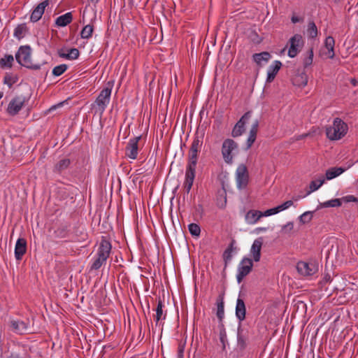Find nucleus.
<instances>
[{
    "instance_id": "f257e3e1",
    "label": "nucleus",
    "mask_w": 358,
    "mask_h": 358,
    "mask_svg": "<svg viewBox=\"0 0 358 358\" xmlns=\"http://www.w3.org/2000/svg\"><path fill=\"white\" fill-rule=\"evenodd\" d=\"M112 245L106 236H102L97 249L96 258L91 266L92 270H98L106 263L111 252Z\"/></svg>"
},
{
    "instance_id": "f03ea898",
    "label": "nucleus",
    "mask_w": 358,
    "mask_h": 358,
    "mask_svg": "<svg viewBox=\"0 0 358 358\" xmlns=\"http://www.w3.org/2000/svg\"><path fill=\"white\" fill-rule=\"evenodd\" d=\"M31 56V47L29 45H22L19 48L15 54V59L21 66L33 70H39L41 69V64H33Z\"/></svg>"
},
{
    "instance_id": "7ed1b4c3",
    "label": "nucleus",
    "mask_w": 358,
    "mask_h": 358,
    "mask_svg": "<svg viewBox=\"0 0 358 358\" xmlns=\"http://www.w3.org/2000/svg\"><path fill=\"white\" fill-rule=\"evenodd\" d=\"M348 130V124L341 119L336 117L333 122V125L326 129V134L329 139L336 141L345 136Z\"/></svg>"
},
{
    "instance_id": "20e7f679",
    "label": "nucleus",
    "mask_w": 358,
    "mask_h": 358,
    "mask_svg": "<svg viewBox=\"0 0 358 358\" xmlns=\"http://www.w3.org/2000/svg\"><path fill=\"white\" fill-rule=\"evenodd\" d=\"M112 92L111 87H105L99 93L94 103L92 105V107L96 106L100 113L102 114L107 106L108 105Z\"/></svg>"
},
{
    "instance_id": "39448f33",
    "label": "nucleus",
    "mask_w": 358,
    "mask_h": 358,
    "mask_svg": "<svg viewBox=\"0 0 358 358\" xmlns=\"http://www.w3.org/2000/svg\"><path fill=\"white\" fill-rule=\"evenodd\" d=\"M203 134H199L198 132L195 134L192 143L191 144L188 152V162H196L198 161V154L201 150L203 145Z\"/></svg>"
},
{
    "instance_id": "423d86ee",
    "label": "nucleus",
    "mask_w": 358,
    "mask_h": 358,
    "mask_svg": "<svg viewBox=\"0 0 358 358\" xmlns=\"http://www.w3.org/2000/svg\"><path fill=\"white\" fill-rule=\"evenodd\" d=\"M238 148V143L233 139L227 138L223 141L222 145V155L224 162L231 164L233 162L234 156L232 152Z\"/></svg>"
},
{
    "instance_id": "0eeeda50",
    "label": "nucleus",
    "mask_w": 358,
    "mask_h": 358,
    "mask_svg": "<svg viewBox=\"0 0 358 358\" xmlns=\"http://www.w3.org/2000/svg\"><path fill=\"white\" fill-rule=\"evenodd\" d=\"M236 180L238 189H245L249 182V173L247 166L241 164L236 171Z\"/></svg>"
},
{
    "instance_id": "6e6552de",
    "label": "nucleus",
    "mask_w": 358,
    "mask_h": 358,
    "mask_svg": "<svg viewBox=\"0 0 358 358\" xmlns=\"http://www.w3.org/2000/svg\"><path fill=\"white\" fill-rule=\"evenodd\" d=\"M289 48L288 50V56L291 58L295 57L302 49L304 45V41L301 34H296L289 40Z\"/></svg>"
},
{
    "instance_id": "1a4fd4ad",
    "label": "nucleus",
    "mask_w": 358,
    "mask_h": 358,
    "mask_svg": "<svg viewBox=\"0 0 358 358\" xmlns=\"http://www.w3.org/2000/svg\"><path fill=\"white\" fill-rule=\"evenodd\" d=\"M252 266L253 263L252 259L248 257L243 258L238 266L237 270L236 279L238 283H241L243 278L250 273Z\"/></svg>"
},
{
    "instance_id": "9d476101",
    "label": "nucleus",
    "mask_w": 358,
    "mask_h": 358,
    "mask_svg": "<svg viewBox=\"0 0 358 358\" xmlns=\"http://www.w3.org/2000/svg\"><path fill=\"white\" fill-rule=\"evenodd\" d=\"M196 164L197 163L196 162H187L185 171V180L183 185L184 189H185L187 194L190 192L192 187L193 185V182L196 176Z\"/></svg>"
},
{
    "instance_id": "9b49d317",
    "label": "nucleus",
    "mask_w": 358,
    "mask_h": 358,
    "mask_svg": "<svg viewBox=\"0 0 358 358\" xmlns=\"http://www.w3.org/2000/svg\"><path fill=\"white\" fill-rule=\"evenodd\" d=\"M28 101V99L24 96H17L13 98L9 103L7 112L10 115H17L22 109V106Z\"/></svg>"
},
{
    "instance_id": "f8f14e48",
    "label": "nucleus",
    "mask_w": 358,
    "mask_h": 358,
    "mask_svg": "<svg viewBox=\"0 0 358 358\" xmlns=\"http://www.w3.org/2000/svg\"><path fill=\"white\" fill-rule=\"evenodd\" d=\"M251 117L252 112L248 111L241 117L232 129L231 136L233 137H238L245 132V124L248 122Z\"/></svg>"
},
{
    "instance_id": "ddd939ff",
    "label": "nucleus",
    "mask_w": 358,
    "mask_h": 358,
    "mask_svg": "<svg viewBox=\"0 0 358 358\" xmlns=\"http://www.w3.org/2000/svg\"><path fill=\"white\" fill-rule=\"evenodd\" d=\"M141 136L130 138L125 147V155L131 159H137L138 154V142Z\"/></svg>"
},
{
    "instance_id": "4468645a",
    "label": "nucleus",
    "mask_w": 358,
    "mask_h": 358,
    "mask_svg": "<svg viewBox=\"0 0 358 358\" xmlns=\"http://www.w3.org/2000/svg\"><path fill=\"white\" fill-rule=\"evenodd\" d=\"M57 54L59 57L66 59L68 60H74L78 58L80 55L79 50L76 48H62L58 50Z\"/></svg>"
},
{
    "instance_id": "2eb2a0df",
    "label": "nucleus",
    "mask_w": 358,
    "mask_h": 358,
    "mask_svg": "<svg viewBox=\"0 0 358 358\" xmlns=\"http://www.w3.org/2000/svg\"><path fill=\"white\" fill-rule=\"evenodd\" d=\"M263 238L259 237L255 239L250 249V254L253 260L256 262H259L261 258V250L263 245Z\"/></svg>"
},
{
    "instance_id": "dca6fc26",
    "label": "nucleus",
    "mask_w": 358,
    "mask_h": 358,
    "mask_svg": "<svg viewBox=\"0 0 358 358\" xmlns=\"http://www.w3.org/2000/svg\"><path fill=\"white\" fill-rule=\"evenodd\" d=\"M296 269L298 272L303 275H312L315 273V267L313 264H309L305 262H299L297 263Z\"/></svg>"
},
{
    "instance_id": "f3484780",
    "label": "nucleus",
    "mask_w": 358,
    "mask_h": 358,
    "mask_svg": "<svg viewBox=\"0 0 358 358\" xmlns=\"http://www.w3.org/2000/svg\"><path fill=\"white\" fill-rule=\"evenodd\" d=\"M50 4L49 0H45L38 4L31 13L30 20L32 22L38 21L44 13L45 8Z\"/></svg>"
},
{
    "instance_id": "a211bd4d",
    "label": "nucleus",
    "mask_w": 358,
    "mask_h": 358,
    "mask_svg": "<svg viewBox=\"0 0 358 358\" xmlns=\"http://www.w3.org/2000/svg\"><path fill=\"white\" fill-rule=\"evenodd\" d=\"M27 251V241L24 238H18L15 248V257L17 260H21Z\"/></svg>"
},
{
    "instance_id": "6ab92c4d",
    "label": "nucleus",
    "mask_w": 358,
    "mask_h": 358,
    "mask_svg": "<svg viewBox=\"0 0 358 358\" xmlns=\"http://www.w3.org/2000/svg\"><path fill=\"white\" fill-rule=\"evenodd\" d=\"M10 327L15 333L19 334H24L29 330L28 324L22 320H12Z\"/></svg>"
},
{
    "instance_id": "aec40b11",
    "label": "nucleus",
    "mask_w": 358,
    "mask_h": 358,
    "mask_svg": "<svg viewBox=\"0 0 358 358\" xmlns=\"http://www.w3.org/2000/svg\"><path fill=\"white\" fill-rule=\"evenodd\" d=\"M281 66V62L276 60L268 67L266 78L267 83H271L274 80Z\"/></svg>"
},
{
    "instance_id": "412c9836",
    "label": "nucleus",
    "mask_w": 358,
    "mask_h": 358,
    "mask_svg": "<svg viewBox=\"0 0 358 358\" xmlns=\"http://www.w3.org/2000/svg\"><path fill=\"white\" fill-rule=\"evenodd\" d=\"M246 307L243 299L238 297L236 305V316L240 322L245 319Z\"/></svg>"
},
{
    "instance_id": "4be33fe9",
    "label": "nucleus",
    "mask_w": 358,
    "mask_h": 358,
    "mask_svg": "<svg viewBox=\"0 0 358 358\" xmlns=\"http://www.w3.org/2000/svg\"><path fill=\"white\" fill-rule=\"evenodd\" d=\"M164 308V304L162 300L159 298L157 301V307L155 309L156 314L155 315V320L156 326L160 323L162 320H164L166 317V313H164L163 308Z\"/></svg>"
},
{
    "instance_id": "5701e85b",
    "label": "nucleus",
    "mask_w": 358,
    "mask_h": 358,
    "mask_svg": "<svg viewBox=\"0 0 358 358\" xmlns=\"http://www.w3.org/2000/svg\"><path fill=\"white\" fill-rule=\"evenodd\" d=\"M258 127H259V120H256L253 122V124L251 127V129L250 130V132H249V136H248V138L247 142H246V145H247L246 148L247 149L250 148L252 147V144L256 141L257 134L258 132Z\"/></svg>"
},
{
    "instance_id": "b1692460",
    "label": "nucleus",
    "mask_w": 358,
    "mask_h": 358,
    "mask_svg": "<svg viewBox=\"0 0 358 358\" xmlns=\"http://www.w3.org/2000/svg\"><path fill=\"white\" fill-rule=\"evenodd\" d=\"M263 214L259 210H250L245 215V219L248 224H255L262 217Z\"/></svg>"
},
{
    "instance_id": "393cba45",
    "label": "nucleus",
    "mask_w": 358,
    "mask_h": 358,
    "mask_svg": "<svg viewBox=\"0 0 358 358\" xmlns=\"http://www.w3.org/2000/svg\"><path fill=\"white\" fill-rule=\"evenodd\" d=\"M71 164V160L69 158H63L58 161L54 166L53 172L60 174L66 171Z\"/></svg>"
},
{
    "instance_id": "a878e982",
    "label": "nucleus",
    "mask_w": 358,
    "mask_h": 358,
    "mask_svg": "<svg viewBox=\"0 0 358 358\" xmlns=\"http://www.w3.org/2000/svg\"><path fill=\"white\" fill-rule=\"evenodd\" d=\"M308 80V78L306 73H298L292 78V83L295 86L303 87L307 85Z\"/></svg>"
},
{
    "instance_id": "bb28decb",
    "label": "nucleus",
    "mask_w": 358,
    "mask_h": 358,
    "mask_svg": "<svg viewBox=\"0 0 358 358\" xmlns=\"http://www.w3.org/2000/svg\"><path fill=\"white\" fill-rule=\"evenodd\" d=\"M224 296L220 294L216 299L217 306V317L219 320V322H222V320L224 317Z\"/></svg>"
},
{
    "instance_id": "cd10ccee",
    "label": "nucleus",
    "mask_w": 358,
    "mask_h": 358,
    "mask_svg": "<svg viewBox=\"0 0 358 358\" xmlns=\"http://www.w3.org/2000/svg\"><path fill=\"white\" fill-rule=\"evenodd\" d=\"M334 38L332 36L327 37L324 41V46L325 48L327 50V52H325V54L327 55L328 58L333 59L334 57Z\"/></svg>"
},
{
    "instance_id": "c85d7f7f",
    "label": "nucleus",
    "mask_w": 358,
    "mask_h": 358,
    "mask_svg": "<svg viewBox=\"0 0 358 358\" xmlns=\"http://www.w3.org/2000/svg\"><path fill=\"white\" fill-rule=\"evenodd\" d=\"M271 57V55L268 52L255 53L252 55L253 61L259 66L262 65V62H268Z\"/></svg>"
},
{
    "instance_id": "c756f323",
    "label": "nucleus",
    "mask_w": 358,
    "mask_h": 358,
    "mask_svg": "<svg viewBox=\"0 0 358 358\" xmlns=\"http://www.w3.org/2000/svg\"><path fill=\"white\" fill-rule=\"evenodd\" d=\"M73 20V15L71 12L66 13L59 16L55 21V24L58 27H65L70 24Z\"/></svg>"
},
{
    "instance_id": "7c9ffc66",
    "label": "nucleus",
    "mask_w": 358,
    "mask_h": 358,
    "mask_svg": "<svg viewBox=\"0 0 358 358\" xmlns=\"http://www.w3.org/2000/svg\"><path fill=\"white\" fill-rule=\"evenodd\" d=\"M345 171H346V169L342 168V167L331 168L326 171V174H325L326 178L327 180H331V179L340 176Z\"/></svg>"
},
{
    "instance_id": "2f4dec72",
    "label": "nucleus",
    "mask_w": 358,
    "mask_h": 358,
    "mask_svg": "<svg viewBox=\"0 0 358 358\" xmlns=\"http://www.w3.org/2000/svg\"><path fill=\"white\" fill-rule=\"evenodd\" d=\"M235 243V241L232 240L231 243L229 245L227 248L224 251L222 257L224 262V266L225 267L227 266V264L231 262L232 258V252L234 250V245Z\"/></svg>"
},
{
    "instance_id": "473e14b6",
    "label": "nucleus",
    "mask_w": 358,
    "mask_h": 358,
    "mask_svg": "<svg viewBox=\"0 0 358 358\" xmlns=\"http://www.w3.org/2000/svg\"><path fill=\"white\" fill-rule=\"evenodd\" d=\"M94 31V26L92 24L85 25L80 32V37L83 39H89L92 37Z\"/></svg>"
},
{
    "instance_id": "72a5a7b5",
    "label": "nucleus",
    "mask_w": 358,
    "mask_h": 358,
    "mask_svg": "<svg viewBox=\"0 0 358 358\" xmlns=\"http://www.w3.org/2000/svg\"><path fill=\"white\" fill-rule=\"evenodd\" d=\"M13 57L11 55H6L0 59V66L4 68H11L13 62Z\"/></svg>"
},
{
    "instance_id": "f704fd0d",
    "label": "nucleus",
    "mask_w": 358,
    "mask_h": 358,
    "mask_svg": "<svg viewBox=\"0 0 358 358\" xmlns=\"http://www.w3.org/2000/svg\"><path fill=\"white\" fill-rule=\"evenodd\" d=\"M317 28L315 23L313 21H310L308 22L307 34L309 38H315L317 36Z\"/></svg>"
},
{
    "instance_id": "c9c22d12",
    "label": "nucleus",
    "mask_w": 358,
    "mask_h": 358,
    "mask_svg": "<svg viewBox=\"0 0 358 358\" xmlns=\"http://www.w3.org/2000/svg\"><path fill=\"white\" fill-rule=\"evenodd\" d=\"M341 204V199H334L322 203L320 206L323 208L339 207Z\"/></svg>"
},
{
    "instance_id": "e433bc0d",
    "label": "nucleus",
    "mask_w": 358,
    "mask_h": 358,
    "mask_svg": "<svg viewBox=\"0 0 358 358\" xmlns=\"http://www.w3.org/2000/svg\"><path fill=\"white\" fill-rule=\"evenodd\" d=\"M324 182V179L322 177L320 180L311 181L309 186L310 190L308 191V194L318 189L323 185Z\"/></svg>"
},
{
    "instance_id": "4c0bfd02",
    "label": "nucleus",
    "mask_w": 358,
    "mask_h": 358,
    "mask_svg": "<svg viewBox=\"0 0 358 358\" xmlns=\"http://www.w3.org/2000/svg\"><path fill=\"white\" fill-rule=\"evenodd\" d=\"M313 211H306L299 217V222L302 224L309 223L313 219Z\"/></svg>"
},
{
    "instance_id": "58836bf2",
    "label": "nucleus",
    "mask_w": 358,
    "mask_h": 358,
    "mask_svg": "<svg viewBox=\"0 0 358 358\" xmlns=\"http://www.w3.org/2000/svg\"><path fill=\"white\" fill-rule=\"evenodd\" d=\"M218 327H219V331H220V333H219L220 340V342L223 345V348H225V341H227V332H226L225 327H224L223 322H220L219 324Z\"/></svg>"
},
{
    "instance_id": "ea45409f",
    "label": "nucleus",
    "mask_w": 358,
    "mask_h": 358,
    "mask_svg": "<svg viewBox=\"0 0 358 358\" xmlns=\"http://www.w3.org/2000/svg\"><path fill=\"white\" fill-rule=\"evenodd\" d=\"M188 229L192 236L199 237L201 234V228L199 224L191 223L188 225Z\"/></svg>"
},
{
    "instance_id": "a19ab883",
    "label": "nucleus",
    "mask_w": 358,
    "mask_h": 358,
    "mask_svg": "<svg viewBox=\"0 0 358 358\" xmlns=\"http://www.w3.org/2000/svg\"><path fill=\"white\" fill-rule=\"evenodd\" d=\"M67 69H68V66L65 64L58 65L53 68L52 74L55 76H59L62 74H63L66 71Z\"/></svg>"
},
{
    "instance_id": "79ce46f5",
    "label": "nucleus",
    "mask_w": 358,
    "mask_h": 358,
    "mask_svg": "<svg viewBox=\"0 0 358 358\" xmlns=\"http://www.w3.org/2000/svg\"><path fill=\"white\" fill-rule=\"evenodd\" d=\"M313 48H310L307 52V56L303 59V66L304 68H307L308 66H310L313 63Z\"/></svg>"
},
{
    "instance_id": "37998d69",
    "label": "nucleus",
    "mask_w": 358,
    "mask_h": 358,
    "mask_svg": "<svg viewBox=\"0 0 358 358\" xmlns=\"http://www.w3.org/2000/svg\"><path fill=\"white\" fill-rule=\"evenodd\" d=\"M294 229V222H289L286 224L282 226L281 233L284 234H289Z\"/></svg>"
},
{
    "instance_id": "c03bdc74",
    "label": "nucleus",
    "mask_w": 358,
    "mask_h": 358,
    "mask_svg": "<svg viewBox=\"0 0 358 358\" xmlns=\"http://www.w3.org/2000/svg\"><path fill=\"white\" fill-rule=\"evenodd\" d=\"M237 341H238V345L241 349H245L246 347V339L245 337L241 334V332L238 329V336H237Z\"/></svg>"
},
{
    "instance_id": "a18cd8bd",
    "label": "nucleus",
    "mask_w": 358,
    "mask_h": 358,
    "mask_svg": "<svg viewBox=\"0 0 358 358\" xmlns=\"http://www.w3.org/2000/svg\"><path fill=\"white\" fill-rule=\"evenodd\" d=\"M341 203H350V202H356L358 203V198L355 196L354 195H347L341 198Z\"/></svg>"
},
{
    "instance_id": "49530a36",
    "label": "nucleus",
    "mask_w": 358,
    "mask_h": 358,
    "mask_svg": "<svg viewBox=\"0 0 358 358\" xmlns=\"http://www.w3.org/2000/svg\"><path fill=\"white\" fill-rule=\"evenodd\" d=\"M24 28L22 25H18L14 30V36L18 38L22 37Z\"/></svg>"
},
{
    "instance_id": "de8ad7c7",
    "label": "nucleus",
    "mask_w": 358,
    "mask_h": 358,
    "mask_svg": "<svg viewBox=\"0 0 358 358\" xmlns=\"http://www.w3.org/2000/svg\"><path fill=\"white\" fill-rule=\"evenodd\" d=\"M277 213H278L276 212L275 208L268 209L266 211H264V213H262L263 216H270V215H275Z\"/></svg>"
},
{
    "instance_id": "09e8293b",
    "label": "nucleus",
    "mask_w": 358,
    "mask_h": 358,
    "mask_svg": "<svg viewBox=\"0 0 358 358\" xmlns=\"http://www.w3.org/2000/svg\"><path fill=\"white\" fill-rule=\"evenodd\" d=\"M292 205H293V201L292 200H289V201H287L284 202L283 203H282L280 205V206H281L282 210H284L287 209Z\"/></svg>"
},
{
    "instance_id": "8fccbe9b",
    "label": "nucleus",
    "mask_w": 358,
    "mask_h": 358,
    "mask_svg": "<svg viewBox=\"0 0 358 358\" xmlns=\"http://www.w3.org/2000/svg\"><path fill=\"white\" fill-rule=\"evenodd\" d=\"M303 18L299 17L296 15H292V17L291 18V21L294 24L297 23V22H303Z\"/></svg>"
},
{
    "instance_id": "3c124183",
    "label": "nucleus",
    "mask_w": 358,
    "mask_h": 358,
    "mask_svg": "<svg viewBox=\"0 0 358 358\" xmlns=\"http://www.w3.org/2000/svg\"><path fill=\"white\" fill-rule=\"evenodd\" d=\"M275 208L276 212H277L278 213H280V212H281V211H282V208H281L280 205H279V206H276V207H275Z\"/></svg>"
},
{
    "instance_id": "603ef678",
    "label": "nucleus",
    "mask_w": 358,
    "mask_h": 358,
    "mask_svg": "<svg viewBox=\"0 0 358 358\" xmlns=\"http://www.w3.org/2000/svg\"><path fill=\"white\" fill-rule=\"evenodd\" d=\"M10 358H22L17 354H12Z\"/></svg>"
},
{
    "instance_id": "864d4df0",
    "label": "nucleus",
    "mask_w": 358,
    "mask_h": 358,
    "mask_svg": "<svg viewBox=\"0 0 358 358\" xmlns=\"http://www.w3.org/2000/svg\"><path fill=\"white\" fill-rule=\"evenodd\" d=\"M351 83L354 85V86H356L357 84V80L356 79H352L351 80Z\"/></svg>"
},
{
    "instance_id": "5fc2aeb1",
    "label": "nucleus",
    "mask_w": 358,
    "mask_h": 358,
    "mask_svg": "<svg viewBox=\"0 0 358 358\" xmlns=\"http://www.w3.org/2000/svg\"><path fill=\"white\" fill-rule=\"evenodd\" d=\"M303 196H294L293 197V200L294 201H298L300 199L303 198Z\"/></svg>"
},
{
    "instance_id": "6e6d98bb",
    "label": "nucleus",
    "mask_w": 358,
    "mask_h": 358,
    "mask_svg": "<svg viewBox=\"0 0 358 358\" xmlns=\"http://www.w3.org/2000/svg\"><path fill=\"white\" fill-rule=\"evenodd\" d=\"M57 108V106H52L50 110H53V109H55Z\"/></svg>"
},
{
    "instance_id": "4d7b16f0",
    "label": "nucleus",
    "mask_w": 358,
    "mask_h": 358,
    "mask_svg": "<svg viewBox=\"0 0 358 358\" xmlns=\"http://www.w3.org/2000/svg\"><path fill=\"white\" fill-rule=\"evenodd\" d=\"M3 94L0 92V99L2 98Z\"/></svg>"
},
{
    "instance_id": "13d9d810",
    "label": "nucleus",
    "mask_w": 358,
    "mask_h": 358,
    "mask_svg": "<svg viewBox=\"0 0 358 358\" xmlns=\"http://www.w3.org/2000/svg\"><path fill=\"white\" fill-rule=\"evenodd\" d=\"M62 103H59L58 104V106H62Z\"/></svg>"
}]
</instances>
